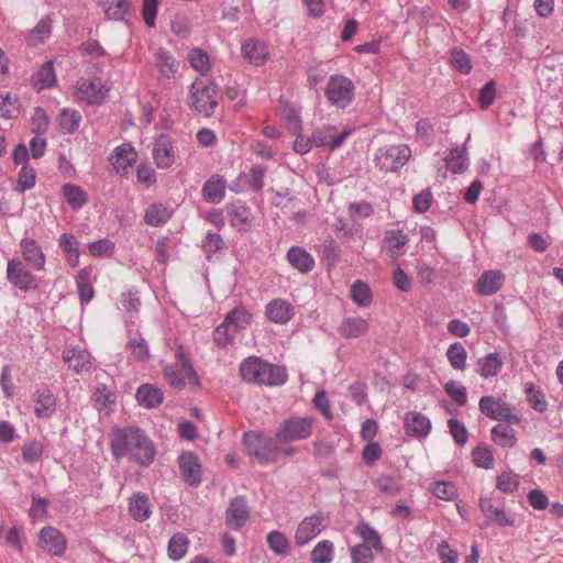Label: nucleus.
<instances>
[{
  "mask_svg": "<svg viewBox=\"0 0 563 563\" xmlns=\"http://www.w3.org/2000/svg\"><path fill=\"white\" fill-rule=\"evenodd\" d=\"M109 444L115 460L129 457L131 462L141 466H150L156 456L153 441L137 427L113 428Z\"/></svg>",
  "mask_w": 563,
  "mask_h": 563,
  "instance_id": "nucleus-1",
  "label": "nucleus"
},
{
  "mask_svg": "<svg viewBox=\"0 0 563 563\" xmlns=\"http://www.w3.org/2000/svg\"><path fill=\"white\" fill-rule=\"evenodd\" d=\"M240 375L247 383L267 386L283 385L288 377L284 367L264 362L256 356H250L241 363Z\"/></svg>",
  "mask_w": 563,
  "mask_h": 563,
  "instance_id": "nucleus-2",
  "label": "nucleus"
},
{
  "mask_svg": "<svg viewBox=\"0 0 563 563\" xmlns=\"http://www.w3.org/2000/svg\"><path fill=\"white\" fill-rule=\"evenodd\" d=\"M219 89L213 84L196 80L189 89L188 104L192 111L210 117L218 107Z\"/></svg>",
  "mask_w": 563,
  "mask_h": 563,
  "instance_id": "nucleus-3",
  "label": "nucleus"
},
{
  "mask_svg": "<svg viewBox=\"0 0 563 563\" xmlns=\"http://www.w3.org/2000/svg\"><path fill=\"white\" fill-rule=\"evenodd\" d=\"M111 84L101 77L80 78L75 86V97L88 106H100L109 97Z\"/></svg>",
  "mask_w": 563,
  "mask_h": 563,
  "instance_id": "nucleus-4",
  "label": "nucleus"
},
{
  "mask_svg": "<svg viewBox=\"0 0 563 563\" xmlns=\"http://www.w3.org/2000/svg\"><path fill=\"white\" fill-rule=\"evenodd\" d=\"M243 442L246 452L255 456L261 464L274 463L280 455V448L271 437L249 432L244 434Z\"/></svg>",
  "mask_w": 563,
  "mask_h": 563,
  "instance_id": "nucleus-5",
  "label": "nucleus"
},
{
  "mask_svg": "<svg viewBox=\"0 0 563 563\" xmlns=\"http://www.w3.org/2000/svg\"><path fill=\"white\" fill-rule=\"evenodd\" d=\"M176 355L178 363L166 365L163 369L164 377L168 384L176 389L184 388L187 383L195 386L199 385V378L186 357L183 346L178 347Z\"/></svg>",
  "mask_w": 563,
  "mask_h": 563,
  "instance_id": "nucleus-6",
  "label": "nucleus"
},
{
  "mask_svg": "<svg viewBox=\"0 0 563 563\" xmlns=\"http://www.w3.org/2000/svg\"><path fill=\"white\" fill-rule=\"evenodd\" d=\"M411 150L405 144L386 145L377 150L374 162L384 173L397 172L410 158Z\"/></svg>",
  "mask_w": 563,
  "mask_h": 563,
  "instance_id": "nucleus-7",
  "label": "nucleus"
},
{
  "mask_svg": "<svg viewBox=\"0 0 563 563\" xmlns=\"http://www.w3.org/2000/svg\"><path fill=\"white\" fill-rule=\"evenodd\" d=\"M355 95V86L351 79L342 75H333L325 87V97L329 102L339 108H346Z\"/></svg>",
  "mask_w": 563,
  "mask_h": 563,
  "instance_id": "nucleus-8",
  "label": "nucleus"
},
{
  "mask_svg": "<svg viewBox=\"0 0 563 563\" xmlns=\"http://www.w3.org/2000/svg\"><path fill=\"white\" fill-rule=\"evenodd\" d=\"M313 422L312 417L289 418L278 428L276 439L280 442L306 440L312 433Z\"/></svg>",
  "mask_w": 563,
  "mask_h": 563,
  "instance_id": "nucleus-9",
  "label": "nucleus"
},
{
  "mask_svg": "<svg viewBox=\"0 0 563 563\" xmlns=\"http://www.w3.org/2000/svg\"><path fill=\"white\" fill-rule=\"evenodd\" d=\"M478 407L481 412L492 420L505 421L514 424H519L521 421L518 415L512 413L511 406L501 398L483 396L479 399Z\"/></svg>",
  "mask_w": 563,
  "mask_h": 563,
  "instance_id": "nucleus-10",
  "label": "nucleus"
},
{
  "mask_svg": "<svg viewBox=\"0 0 563 563\" xmlns=\"http://www.w3.org/2000/svg\"><path fill=\"white\" fill-rule=\"evenodd\" d=\"M7 279L22 291L38 289V279L31 273L20 258H11L7 264Z\"/></svg>",
  "mask_w": 563,
  "mask_h": 563,
  "instance_id": "nucleus-11",
  "label": "nucleus"
},
{
  "mask_svg": "<svg viewBox=\"0 0 563 563\" xmlns=\"http://www.w3.org/2000/svg\"><path fill=\"white\" fill-rule=\"evenodd\" d=\"M329 522L328 515L317 512L303 518L295 533V542L297 545H305L314 539L321 531L325 529Z\"/></svg>",
  "mask_w": 563,
  "mask_h": 563,
  "instance_id": "nucleus-12",
  "label": "nucleus"
},
{
  "mask_svg": "<svg viewBox=\"0 0 563 563\" xmlns=\"http://www.w3.org/2000/svg\"><path fill=\"white\" fill-rule=\"evenodd\" d=\"M37 544L44 552L53 556H63L67 549L66 537L52 526L41 529Z\"/></svg>",
  "mask_w": 563,
  "mask_h": 563,
  "instance_id": "nucleus-13",
  "label": "nucleus"
},
{
  "mask_svg": "<svg viewBox=\"0 0 563 563\" xmlns=\"http://www.w3.org/2000/svg\"><path fill=\"white\" fill-rule=\"evenodd\" d=\"M225 212L230 224L239 232H249L254 224V214L249 206L242 201H235L225 206Z\"/></svg>",
  "mask_w": 563,
  "mask_h": 563,
  "instance_id": "nucleus-14",
  "label": "nucleus"
},
{
  "mask_svg": "<svg viewBox=\"0 0 563 563\" xmlns=\"http://www.w3.org/2000/svg\"><path fill=\"white\" fill-rule=\"evenodd\" d=\"M479 508L486 519L490 522L496 523L499 527H512L515 526L516 518L512 512L506 511L504 508L494 504V500L489 497L479 498Z\"/></svg>",
  "mask_w": 563,
  "mask_h": 563,
  "instance_id": "nucleus-15",
  "label": "nucleus"
},
{
  "mask_svg": "<svg viewBox=\"0 0 563 563\" xmlns=\"http://www.w3.org/2000/svg\"><path fill=\"white\" fill-rule=\"evenodd\" d=\"M350 134V131H343L340 134H336L335 126L323 125L312 132V142L317 147L328 146L333 151L340 147Z\"/></svg>",
  "mask_w": 563,
  "mask_h": 563,
  "instance_id": "nucleus-16",
  "label": "nucleus"
},
{
  "mask_svg": "<svg viewBox=\"0 0 563 563\" xmlns=\"http://www.w3.org/2000/svg\"><path fill=\"white\" fill-rule=\"evenodd\" d=\"M33 411L38 419H49L56 412L57 401L47 389H37L32 395Z\"/></svg>",
  "mask_w": 563,
  "mask_h": 563,
  "instance_id": "nucleus-17",
  "label": "nucleus"
},
{
  "mask_svg": "<svg viewBox=\"0 0 563 563\" xmlns=\"http://www.w3.org/2000/svg\"><path fill=\"white\" fill-rule=\"evenodd\" d=\"M20 251L24 261L35 271H44L46 256L42 246L35 239L23 238L20 242Z\"/></svg>",
  "mask_w": 563,
  "mask_h": 563,
  "instance_id": "nucleus-18",
  "label": "nucleus"
},
{
  "mask_svg": "<svg viewBox=\"0 0 563 563\" xmlns=\"http://www.w3.org/2000/svg\"><path fill=\"white\" fill-rule=\"evenodd\" d=\"M178 466L185 482L190 486L201 483V465L197 455L192 452H184L178 457Z\"/></svg>",
  "mask_w": 563,
  "mask_h": 563,
  "instance_id": "nucleus-19",
  "label": "nucleus"
},
{
  "mask_svg": "<svg viewBox=\"0 0 563 563\" xmlns=\"http://www.w3.org/2000/svg\"><path fill=\"white\" fill-rule=\"evenodd\" d=\"M137 154L133 146L123 143L112 151L110 163L120 175H125L136 161Z\"/></svg>",
  "mask_w": 563,
  "mask_h": 563,
  "instance_id": "nucleus-20",
  "label": "nucleus"
},
{
  "mask_svg": "<svg viewBox=\"0 0 563 563\" xmlns=\"http://www.w3.org/2000/svg\"><path fill=\"white\" fill-rule=\"evenodd\" d=\"M242 56L254 66H262L269 59V51L267 45L257 40L249 38L242 44Z\"/></svg>",
  "mask_w": 563,
  "mask_h": 563,
  "instance_id": "nucleus-21",
  "label": "nucleus"
},
{
  "mask_svg": "<svg viewBox=\"0 0 563 563\" xmlns=\"http://www.w3.org/2000/svg\"><path fill=\"white\" fill-rule=\"evenodd\" d=\"M408 235L399 229H391L385 232L383 250L393 258L397 260L406 252Z\"/></svg>",
  "mask_w": 563,
  "mask_h": 563,
  "instance_id": "nucleus-22",
  "label": "nucleus"
},
{
  "mask_svg": "<svg viewBox=\"0 0 563 563\" xmlns=\"http://www.w3.org/2000/svg\"><path fill=\"white\" fill-rule=\"evenodd\" d=\"M505 282L500 271L484 272L476 283V292L481 296H492L499 291Z\"/></svg>",
  "mask_w": 563,
  "mask_h": 563,
  "instance_id": "nucleus-23",
  "label": "nucleus"
},
{
  "mask_svg": "<svg viewBox=\"0 0 563 563\" xmlns=\"http://www.w3.org/2000/svg\"><path fill=\"white\" fill-rule=\"evenodd\" d=\"M265 313L269 321L284 324L292 318L294 308L289 301L277 298L267 303Z\"/></svg>",
  "mask_w": 563,
  "mask_h": 563,
  "instance_id": "nucleus-24",
  "label": "nucleus"
},
{
  "mask_svg": "<svg viewBox=\"0 0 563 563\" xmlns=\"http://www.w3.org/2000/svg\"><path fill=\"white\" fill-rule=\"evenodd\" d=\"M249 518V508L246 501L236 497L231 500L227 509V525L234 530H240Z\"/></svg>",
  "mask_w": 563,
  "mask_h": 563,
  "instance_id": "nucleus-25",
  "label": "nucleus"
},
{
  "mask_svg": "<svg viewBox=\"0 0 563 563\" xmlns=\"http://www.w3.org/2000/svg\"><path fill=\"white\" fill-rule=\"evenodd\" d=\"M153 157L159 168H168L175 162V151L168 137L161 136L154 144Z\"/></svg>",
  "mask_w": 563,
  "mask_h": 563,
  "instance_id": "nucleus-26",
  "label": "nucleus"
},
{
  "mask_svg": "<svg viewBox=\"0 0 563 563\" xmlns=\"http://www.w3.org/2000/svg\"><path fill=\"white\" fill-rule=\"evenodd\" d=\"M63 357L69 367L77 374L89 371L91 365L90 354L79 347H68L63 352Z\"/></svg>",
  "mask_w": 563,
  "mask_h": 563,
  "instance_id": "nucleus-27",
  "label": "nucleus"
},
{
  "mask_svg": "<svg viewBox=\"0 0 563 563\" xmlns=\"http://www.w3.org/2000/svg\"><path fill=\"white\" fill-rule=\"evenodd\" d=\"M225 188V179L222 176L214 174L203 185L202 196L208 202L220 203L224 198Z\"/></svg>",
  "mask_w": 563,
  "mask_h": 563,
  "instance_id": "nucleus-28",
  "label": "nucleus"
},
{
  "mask_svg": "<svg viewBox=\"0 0 563 563\" xmlns=\"http://www.w3.org/2000/svg\"><path fill=\"white\" fill-rule=\"evenodd\" d=\"M368 329L367 320L356 316L344 319L339 325L338 331L345 339H355L366 334Z\"/></svg>",
  "mask_w": 563,
  "mask_h": 563,
  "instance_id": "nucleus-29",
  "label": "nucleus"
},
{
  "mask_svg": "<svg viewBox=\"0 0 563 563\" xmlns=\"http://www.w3.org/2000/svg\"><path fill=\"white\" fill-rule=\"evenodd\" d=\"M290 265L300 273H309L314 267L312 255L300 246H292L287 252Z\"/></svg>",
  "mask_w": 563,
  "mask_h": 563,
  "instance_id": "nucleus-30",
  "label": "nucleus"
},
{
  "mask_svg": "<svg viewBox=\"0 0 563 563\" xmlns=\"http://www.w3.org/2000/svg\"><path fill=\"white\" fill-rule=\"evenodd\" d=\"M135 397L141 406L150 409L159 406L164 399L163 391L151 384L141 385Z\"/></svg>",
  "mask_w": 563,
  "mask_h": 563,
  "instance_id": "nucleus-31",
  "label": "nucleus"
},
{
  "mask_svg": "<svg viewBox=\"0 0 563 563\" xmlns=\"http://www.w3.org/2000/svg\"><path fill=\"white\" fill-rule=\"evenodd\" d=\"M154 65L162 77L172 78L178 70V63L166 49L159 48L154 56Z\"/></svg>",
  "mask_w": 563,
  "mask_h": 563,
  "instance_id": "nucleus-32",
  "label": "nucleus"
},
{
  "mask_svg": "<svg viewBox=\"0 0 563 563\" xmlns=\"http://www.w3.org/2000/svg\"><path fill=\"white\" fill-rule=\"evenodd\" d=\"M100 5L109 20L123 21L130 13V0H101Z\"/></svg>",
  "mask_w": 563,
  "mask_h": 563,
  "instance_id": "nucleus-33",
  "label": "nucleus"
},
{
  "mask_svg": "<svg viewBox=\"0 0 563 563\" xmlns=\"http://www.w3.org/2000/svg\"><path fill=\"white\" fill-rule=\"evenodd\" d=\"M58 245L65 256L66 262L73 268L79 265V249L78 241L70 233H63L59 236Z\"/></svg>",
  "mask_w": 563,
  "mask_h": 563,
  "instance_id": "nucleus-34",
  "label": "nucleus"
},
{
  "mask_svg": "<svg viewBox=\"0 0 563 563\" xmlns=\"http://www.w3.org/2000/svg\"><path fill=\"white\" fill-rule=\"evenodd\" d=\"M129 511L136 521L147 520L152 514L148 496L145 494L133 495L129 503Z\"/></svg>",
  "mask_w": 563,
  "mask_h": 563,
  "instance_id": "nucleus-35",
  "label": "nucleus"
},
{
  "mask_svg": "<svg viewBox=\"0 0 563 563\" xmlns=\"http://www.w3.org/2000/svg\"><path fill=\"white\" fill-rule=\"evenodd\" d=\"M446 168L453 174L465 172L470 166V158L465 147H455L445 157Z\"/></svg>",
  "mask_w": 563,
  "mask_h": 563,
  "instance_id": "nucleus-36",
  "label": "nucleus"
},
{
  "mask_svg": "<svg viewBox=\"0 0 563 563\" xmlns=\"http://www.w3.org/2000/svg\"><path fill=\"white\" fill-rule=\"evenodd\" d=\"M62 192L65 201L75 210L80 209L88 201L86 191L77 185L66 184Z\"/></svg>",
  "mask_w": 563,
  "mask_h": 563,
  "instance_id": "nucleus-37",
  "label": "nucleus"
},
{
  "mask_svg": "<svg viewBox=\"0 0 563 563\" xmlns=\"http://www.w3.org/2000/svg\"><path fill=\"white\" fill-rule=\"evenodd\" d=\"M492 440L499 446L512 448L517 442L516 431L505 424H496L490 431Z\"/></svg>",
  "mask_w": 563,
  "mask_h": 563,
  "instance_id": "nucleus-38",
  "label": "nucleus"
},
{
  "mask_svg": "<svg viewBox=\"0 0 563 563\" xmlns=\"http://www.w3.org/2000/svg\"><path fill=\"white\" fill-rule=\"evenodd\" d=\"M172 217V209L163 203H154L150 206L145 213V222L148 225L159 227L168 221Z\"/></svg>",
  "mask_w": 563,
  "mask_h": 563,
  "instance_id": "nucleus-39",
  "label": "nucleus"
},
{
  "mask_svg": "<svg viewBox=\"0 0 563 563\" xmlns=\"http://www.w3.org/2000/svg\"><path fill=\"white\" fill-rule=\"evenodd\" d=\"M478 373L481 376L487 378L496 376L503 366V361L497 353H489L477 363Z\"/></svg>",
  "mask_w": 563,
  "mask_h": 563,
  "instance_id": "nucleus-40",
  "label": "nucleus"
},
{
  "mask_svg": "<svg viewBox=\"0 0 563 563\" xmlns=\"http://www.w3.org/2000/svg\"><path fill=\"white\" fill-rule=\"evenodd\" d=\"M429 490L441 500L451 501L457 497L456 486L449 481H434L430 483Z\"/></svg>",
  "mask_w": 563,
  "mask_h": 563,
  "instance_id": "nucleus-41",
  "label": "nucleus"
},
{
  "mask_svg": "<svg viewBox=\"0 0 563 563\" xmlns=\"http://www.w3.org/2000/svg\"><path fill=\"white\" fill-rule=\"evenodd\" d=\"M355 533L363 540V543L368 544L371 548L378 552L383 550V543L378 532L368 523H358L355 527Z\"/></svg>",
  "mask_w": 563,
  "mask_h": 563,
  "instance_id": "nucleus-42",
  "label": "nucleus"
},
{
  "mask_svg": "<svg viewBox=\"0 0 563 563\" xmlns=\"http://www.w3.org/2000/svg\"><path fill=\"white\" fill-rule=\"evenodd\" d=\"M56 80L52 62L45 63L33 76V85L37 90L49 88Z\"/></svg>",
  "mask_w": 563,
  "mask_h": 563,
  "instance_id": "nucleus-43",
  "label": "nucleus"
},
{
  "mask_svg": "<svg viewBox=\"0 0 563 563\" xmlns=\"http://www.w3.org/2000/svg\"><path fill=\"white\" fill-rule=\"evenodd\" d=\"M446 357L450 365L456 371H464L466 367L467 352L462 343H452L446 350Z\"/></svg>",
  "mask_w": 563,
  "mask_h": 563,
  "instance_id": "nucleus-44",
  "label": "nucleus"
},
{
  "mask_svg": "<svg viewBox=\"0 0 563 563\" xmlns=\"http://www.w3.org/2000/svg\"><path fill=\"white\" fill-rule=\"evenodd\" d=\"M81 114L75 109H64L58 115V123L65 133H74L79 129Z\"/></svg>",
  "mask_w": 563,
  "mask_h": 563,
  "instance_id": "nucleus-45",
  "label": "nucleus"
},
{
  "mask_svg": "<svg viewBox=\"0 0 563 563\" xmlns=\"http://www.w3.org/2000/svg\"><path fill=\"white\" fill-rule=\"evenodd\" d=\"M351 299L360 307H368L372 302V291L369 286L361 280L351 286Z\"/></svg>",
  "mask_w": 563,
  "mask_h": 563,
  "instance_id": "nucleus-46",
  "label": "nucleus"
},
{
  "mask_svg": "<svg viewBox=\"0 0 563 563\" xmlns=\"http://www.w3.org/2000/svg\"><path fill=\"white\" fill-rule=\"evenodd\" d=\"M239 332L230 325V321L225 318L224 321L214 330V342L219 346H228L233 344Z\"/></svg>",
  "mask_w": 563,
  "mask_h": 563,
  "instance_id": "nucleus-47",
  "label": "nucleus"
},
{
  "mask_svg": "<svg viewBox=\"0 0 563 563\" xmlns=\"http://www.w3.org/2000/svg\"><path fill=\"white\" fill-rule=\"evenodd\" d=\"M334 545L329 540H322L311 551L312 563H331L333 560Z\"/></svg>",
  "mask_w": 563,
  "mask_h": 563,
  "instance_id": "nucleus-48",
  "label": "nucleus"
},
{
  "mask_svg": "<svg viewBox=\"0 0 563 563\" xmlns=\"http://www.w3.org/2000/svg\"><path fill=\"white\" fill-rule=\"evenodd\" d=\"M188 60L191 67L201 75H206L211 69L210 57L201 48L191 49L188 55Z\"/></svg>",
  "mask_w": 563,
  "mask_h": 563,
  "instance_id": "nucleus-49",
  "label": "nucleus"
},
{
  "mask_svg": "<svg viewBox=\"0 0 563 563\" xmlns=\"http://www.w3.org/2000/svg\"><path fill=\"white\" fill-rule=\"evenodd\" d=\"M188 538L184 533H175L168 542V556L172 560L181 559L188 550Z\"/></svg>",
  "mask_w": 563,
  "mask_h": 563,
  "instance_id": "nucleus-50",
  "label": "nucleus"
},
{
  "mask_svg": "<svg viewBox=\"0 0 563 563\" xmlns=\"http://www.w3.org/2000/svg\"><path fill=\"white\" fill-rule=\"evenodd\" d=\"M225 318L230 321L233 330L235 329L240 333L251 323L252 314L245 308L238 307L230 311Z\"/></svg>",
  "mask_w": 563,
  "mask_h": 563,
  "instance_id": "nucleus-51",
  "label": "nucleus"
},
{
  "mask_svg": "<svg viewBox=\"0 0 563 563\" xmlns=\"http://www.w3.org/2000/svg\"><path fill=\"white\" fill-rule=\"evenodd\" d=\"M450 60L451 65L454 69L459 70L461 74L467 75L472 70V62L468 56L462 48L454 47L450 52Z\"/></svg>",
  "mask_w": 563,
  "mask_h": 563,
  "instance_id": "nucleus-52",
  "label": "nucleus"
},
{
  "mask_svg": "<svg viewBox=\"0 0 563 563\" xmlns=\"http://www.w3.org/2000/svg\"><path fill=\"white\" fill-rule=\"evenodd\" d=\"M52 31V21L48 16H45L38 21V23L31 31L29 42L32 45H38L44 43L48 38Z\"/></svg>",
  "mask_w": 563,
  "mask_h": 563,
  "instance_id": "nucleus-53",
  "label": "nucleus"
},
{
  "mask_svg": "<svg viewBox=\"0 0 563 563\" xmlns=\"http://www.w3.org/2000/svg\"><path fill=\"white\" fill-rule=\"evenodd\" d=\"M269 549L277 555H286L289 552L290 544L287 537L280 531H272L267 534Z\"/></svg>",
  "mask_w": 563,
  "mask_h": 563,
  "instance_id": "nucleus-54",
  "label": "nucleus"
},
{
  "mask_svg": "<svg viewBox=\"0 0 563 563\" xmlns=\"http://www.w3.org/2000/svg\"><path fill=\"white\" fill-rule=\"evenodd\" d=\"M525 390L528 395L527 400L532 409L541 413L548 409V401L545 400L544 394L540 389H536L534 384H527Z\"/></svg>",
  "mask_w": 563,
  "mask_h": 563,
  "instance_id": "nucleus-55",
  "label": "nucleus"
},
{
  "mask_svg": "<svg viewBox=\"0 0 563 563\" xmlns=\"http://www.w3.org/2000/svg\"><path fill=\"white\" fill-rule=\"evenodd\" d=\"M496 487L505 494H511L519 487V476L512 471H505L497 476Z\"/></svg>",
  "mask_w": 563,
  "mask_h": 563,
  "instance_id": "nucleus-56",
  "label": "nucleus"
},
{
  "mask_svg": "<svg viewBox=\"0 0 563 563\" xmlns=\"http://www.w3.org/2000/svg\"><path fill=\"white\" fill-rule=\"evenodd\" d=\"M49 126V118L46 111L40 107L35 108L31 117L32 132L37 135H43L47 132Z\"/></svg>",
  "mask_w": 563,
  "mask_h": 563,
  "instance_id": "nucleus-57",
  "label": "nucleus"
},
{
  "mask_svg": "<svg viewBox=\"0 0 563 563\" xmlns=\"http://www.w3.org/2000/svg\"><path fill=\"white\" fill-rule=\"evenodd\" d=\"M445 393L459 406H465L467 401L466 388L455 380H449L444 385Z\"/></svg>",
  "mask_w": 563,
  "mask_h": 563,
  "instance_id": "nucleus-58",
  "label": "nucleus"
},
{
  "mask_svg": "<svg viewBox=\"0 0 563 563\" xmlns=\"http://www.w3.org/2000/svg\"><path fill=\"white\" fill-rule=\"evenodd\" d=\"M473 462L476 466L483 468H490L494 464V456L492 451L485 445H477L472 453Z\"/></svg>",
  "mask_w": 563,
  "mask_h": 563,
  "instance_id": "nucleus-59",
  "label": "nucleus"
},
{
  "mask_svg": "<svg viewBox=\"0 0 563 563\" xmlns=\"http://www.w3.org/2000/svg\"><path fill=\"white\" fill-rule=\"evenodd\" d=\"M35 170L32 167L23 165L18 175L16 190L23 192L35 185Z\"/></svg>",
  "mask_w": 563,
  "mask_h": 563,
  "instance_id": "nucleus-60",
  "label": "nucleus"
},
{
  "mask_svg": "<svg viewBox=\"0 0 563 563\" xmlns=\"http://www.w3.org/2000/svg\"><path fill=\"white\" fill-rule=\"evenodd\" d=\"M406 433L411 437H422V418L420 412L412 411L405 417Z\"/></svg>",
  "mask_w": 563,
  "mask_h": 563,
  "instance_id": "nucleus-61",
  "label": "nucleus"
},
{
  "mask_svg": "<svg viewBox=\"0 0 563 563\" xmlns=\"http://www.w3.org/2000/svg\"><path fill=\"white\" fill-rule=\"evenodd\" d=\"M352 563H372L374 560L373 548L361 543L350 549Z\"/></svg>",
  "mask_w": 563,
  "mask_h": 563,
  "instance_id": "nucleus-62",
  "label": "nucleus"
},
{
  "mask_svg": "<svg viewBox=\"0 0 563 563\" xmlns=\"http://www.w3.org/2000/svg\"><path fill=\"white\" fill-rule=\"evenodd\" d=\"M448 427L454 441L461 446L465 445L468 440V433L465 426L457 419L451 418L448 421Z\"/></svg>",
  "mask_w": 563,
  "mask_h": 563,
  "instance_id": "nucleus-63",
  "label": "nucleus"
},
{
  "mask_svg": "<svg viewBox=\"0 0 563 563\" xmlns=\"http://www.w3.org/2000/svg\"><path fill=\"white\" fill-rule=\"evenodd\" d=\"M496 98V89L494 80H489L484 85L478 95V103L482 109L489 108Z\"/></svg>",
  "mask_w": 563,
  "mask_h": 563,
  "instance_id": "nucleus-64",
  "label": "nucleus"
}]
</instances>
